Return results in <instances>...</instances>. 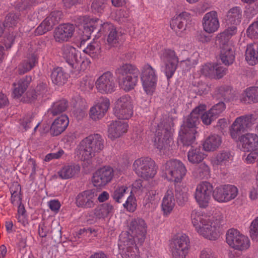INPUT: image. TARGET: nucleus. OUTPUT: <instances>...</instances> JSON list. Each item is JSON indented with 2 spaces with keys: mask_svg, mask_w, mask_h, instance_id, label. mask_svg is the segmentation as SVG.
<instances>
[{
  "mask_svg": "<svg viewBox=\"0 0 258 258\" xmlns=\"http://www.w3.org/2000/svg\"><path fill=\"white\" fill-rule=\"evenodd\" d=\"M38 63V57L35 53L29 54L27 58L23 60L17 68L19 75H23L31 71Z\"/></svg>",
  "mask_w": 258,
  "mask_h": 258,
  "instance_id": "29",
  "label": "nucleus"
},
{
  "mask_svg": "<svg viewBox=\"0 0 258 258\" xmlns=\"http://www.w3.org/2000/svg\"><path fill=\"white\" fill-rule=\"evenodd\" d=\"M97 196V190L91 189L79 193L76 198V204L78 207L91 208L94 207L93 199Z\"/></svg>",
  "mask_w": 258,
  "mask_h": 258,
  "instance_id": "20",
  "label": "nucleus"
},
{
  "mask_svg": "<svg viewBox=\"0 0 258 258\" xmlns=\"http://www.w3.org/2000/svg\"><path fill=\"white\" fill-rule=\"evenodd\" d=\"M133 168L139 176L145 179L153 178L157 173L155 163L149 157H143L136 160Z\"/></svg>",
  "mask_w": 258,
  "mask_h": 258,
  "instance_id": "8",
  "label": "nucleus"
},
{
  "mask_svg": "<svg viewBox=\"0 0 258 258\" xmlns=\"http://www.w3.org/2000/svg\"><path fill=\"white\" fill-rule=\"evenodd\" d=\"M69 123V118L66 114L56 118L50 128V133L52 136H57L63 132Z\"/></svg>",
  "mask_w": 258,
  "mask_h": 258,
  "instance_id": "27",
  "label": "nucleus"
},
{
  "mask_svg": "<svg viewBox=\"0 0 258 258\" xmlns=\"http://www.w3.org/2000/svg\"><path fill=\"white\" fill-rule=\"evenodd\" d=\"M139 70L131 63H125L116 69L115 74L119 87L125 92L134 89L138 81Z\"/></svg>",
  "mask_w": 258,
  "mask_h": 258,
  "instance_id": "3",
  "label": "nucleus"
},
{
  "mask_svg": "<svg viewBox=\"0 0 258 258\" xmlns=\"http://www.w3.org/2000/svg\"><path fill=\"white\" fill-rule=\"evenodd\" d=\"M114 115L119 119H128L133 114V104L128 95L121 96L116 101L113 109Z\"/></svg>",
  "mask_w": 258,
  "mask_h": 258,
  "instance_id": "9",
  "label": "nucleus"
},
{
  "mask_svg": "<svg viewBox=\"0 0 258 258\" xmlns=\"http://www.w3.org/2000/svg\"><path fill=\"white\" fill-rule=\"evenodd\" d=\"M52 28L53 27L50 24V22L45 18L35 30L34 33L35 35H41L50 31Z\"/></svg>",
  "mask_w": 258,
  "mask_h": 258,
  "instance_id": "48",
  "label": "nucleus"
},
{
  "mask_svg": "<svg viewBox=\"0 0 258 258\" xmlns=\"http://www.w3.org/2000/svg\"><path fill=\"white\" fill-rule=\"evenodd\" d=\"M84 52L92 58H98L101 55V47L100 43L94 40L90 43L83 50Z\"/></svg>",
  "mask_w": 258,
  "mask_h": 258,
  "instance_id": "43",
  "label": "nucleus"
},
{
  "mask_svg": "<svg viewBox=\"0 0 258 258\" xmlns=\"http://www.w3.org/2000/svg\"><path fill=\"white\" fill-rule=\"evenodd\" d=\"M225 192L227 194L226 198L228 202L236 198L238 194V189L234 185L227 184L225 185Z\"/></svg>",
  "mask_w": 258,
  "mask_h": 258,
  "instance_id": "54",
  "label": "nucleus"
},
{
  "mask_svg": "<svg viewBox=\"0 0 258 258\" xmlns=\"http://www.w3.org/2000/svg\"><path fill=\"white\" fill-rule=\"evenodd\" d=\"M226 240L230 247L237 250L246 249L249 246L248 238L235 229H230L227 231Z\"/></svg>",
  "mask_w": 258,
  "mask_h": 258,
  "instance_id": "12",
  "label": "nucleus"
},
{
  "mask_svg": "<svg viewBox=\"0 0 258 258\" xmlns=\"http://www.w3.org/2000/svg\"><path fill=\"white\" fill-rule=\"evenodd\" d=\"M68 107V102L66 99H61L53 103L48 110V114L54 116L64 112Z\"/></svg>",
  "mask_w": 258,
  "mask_h": 258,
  "instance_id": "40",
  "label": "nucleus"
},
{
  "mask_svg": "<svg viewBox=\"0 0 258 258\" xmlns=\"http://www.w3.org/2000/svg\"><path fill=\"white\" fill-rule=\"evenodd\" d=\"M106 5L105 0H93L91 7V10L94 13H102Z\"/></svg>",
  "mask_w": 258,
  "mask_h": 258,
  "instance_id": "49",
  "label": "nucleus"
},
{
  "mask_svg": "<svg viewBox=\"0 0 258 258\" xmlns=\"http://www.w3.org/2000/svg\"><path fill=\"white\" fill-rule=\"evenodd\" d=\"M190 14L187 12H182L176 17H174L170 21V27L177 35L185 30V27L188 20H189Z\"/></svg>",
  "mask_w": 258,
  "mask_h": 258,
  "instance_id": "26",
  "label": "nucleus"
},
{
  "mask_svg": "<svg viewBox=\"0 0 258 258\" xmlns=\"http://www.w3.org/2000/svg\"><path fill=\"white\" fill-rule=\"evenodd\" d=\"M109 106V100L107 98H103L101 101L90 108V117L94 120L102 118L108 110Z\"/></svg>",
  "mask_w": 258,
  "mask_h": 258,
  "instance_id": "25",
  "label": "nucleus"
},
{
  "mask_svg": "<svg viewBox=\"0 0 258 258\" xmlns=\"http://www.w3.org/2000/svg\"><path fill=\"white\" fill-rule=\"evenodd\" d=\"M240 100L245 103L258 102V87L247 88L242 94Z\"/></svg>",
  "mask_w": 258,
  "mask_h": 258,
  "instance_id": "39",
  "label": "nucleus"
},
{
  "mask_svg": "<svg viewBox=\"0 0 258 258\" xmlns=\"http://www.w3.org/2000/svg\"><path fill=\"white\" fill-rule=\"evenodd\" d=\"M69 75L61 67H56L52 70L50 77L53 84L61 86L65 84L68 79Z\"/></svg>",
  "mask_w": 258,
  "mask_h": 258,
  "instance_id": "33",
  "label": "nucleus"
},
{
  "mask_svg": "<svg viewBox=\"0 0 258 258\" xmlns=\"http://www.w3.org/2000/svg\"><path fill=\"white\" fill-rule=\"evenodd\" d=\"M36 93L39 95V98H42L47 92V86L46 83H41L36 86L35 89Z\"/></svg>",
  "mask_w": 258,
  "mask_h": 258,
  "instance_id": "64",
  "label": "nucleus"
},
{
  "mask_svg": "<svg viewBox=\"0 0 258 258\" xmlns=\"http://www.w3.org/2000/svg\"><path fill=\"white\" fill-rule=\"evenodd\" d=\"M62 57L73 69L78 71H84L90 64V59L82 56L81 52L74 47L66 45L62 47Z\"/></svg>",
  "mask_w": 258,
  "mask_h": 258,
  "instance_id": "6",
  "label": "nucleus"
},
{
  "mask_svg": "<svg viewBox=\"0 0 258 258\" xmlns=\"http://www.w3.org/2000/svg\"><path fill=\"white\" fill-rule=\"evenodd\" d=\"M32 81V77L27 75L13 84L12 95L14 98H20L27 90Z\"/></svg>",
  "mask_w": 258,
  "mask_h": 258,
  "instance_id": "28",
  "label": "nucleus"
},
{
  "mask_svg": "<svg viewBox=\"0 0 258 258\" xmlns=\"http://www.w3.org/2000/svg\"><path fill=\"white\" fill-rule=\"evenodd\" d=\"M127 189L128 188L126 186H117L111 195L113 200L117 203H120V200L123 196Z\"/></svg>",
  "mask_w": 258,
  "mask_h": 258,
  "instance_id": "52",
  "label": "nucleus"
},
{
  "mask_svg": "<svg viewBox=\"0 0 258 258\" xmlns=\"http://www.w3.org/2000/svg\"><path fill=\"white\" fill-rule=\"evenodd\" d=\"M113 207L109 203H104L94 210V215L97 218H105L113 212Z\"/></svg>",
  "mask_w": 258,
  "mask_h": 258,
  "instance_id": "42",
  "label": "nucleus"
},
{
  "mask_svg": "<svg viewBox=\"0 0 258 258\" xmlns=\"http://www.w3.org/2000/svg\"><path fill=\"white\" fill-rule=\"evenodd\" d=\"M127 226L129 230L142 243L146 237L147 226L145 221L141 218L132 219Z\"/></svg>",
  "mask_w": 258,
  "mask_h": 258,
  "instance_id": "18",
  "label": "nucleus"
},
{
  "mask_svg": "<svg viewBox=\"0 0 258 258\" xmlns=\"http://www.w3.org/2000/svg\"><path fill=\"white\" fill-rule=\"evenodd\" d=\"M37 3V0H25L19 2L16 5V8L19 11H23L30 9Z\"/></svg>",
  "mask_w": 258,
  "mask_h": 258,
  "instance_id": "51",
  "label": "nucleus"
},
{
  "mask_svg": "<svg viewBox=\"0 0 258 258\" xmlns=\"http://www.w3.org/2000/svg\"><path fill=\"white\" fill-rule=\"evenodd\" d=\"M80 170V167L78 164H72L64 165L57 173L60 178L67 179L74 177L79 173Z\"/></svg>",
  "mask_w": 258,
  "mask_h": 258,
  "instance_id": "35",
  "label": "nucleus"
},
{
  "mask_svg": "<svg viewBox=\"0 0 258 258\" xmlns=\"http://www.w3.org/2000/svg\"><path fill=\"white\" fill-rule=\"evenodd\" d=\"M123 206L128 211L134 212L136 208V204L135 203L134 197L131 196H129Z\"/></svg>",
  "mask_w": 258,
  "mask_h": 258,
  "instance_id": "63",
  "label": "nucleus"
},
{
  "mask_svg": "<svg viewBox=\"0 0 258 258\" xmlns=\"http://www.w3.org/2000/svg\"><path fill=\"white\" fill-rule=\"evenodd\" d=\"M163 170L167 180L177 183L181 182L186 172L184 164L176 159L167 161L163 166Z\"/></svg>",
  "mask_w": 258,
  "mask_h": 258,
  "instance_id": "7",
  "label": "nucleus"
},
{
  "mask_svg": "<svg viewBox=\"0 0 258 258\" xmlns=\"http://www.w3.org/2000/svg\"><path fill=\"white\" fill-rule=\"evenodd\" d=\"M62 18V13L59 11H54L52 12L50 15L46 18L52 26L57 24Z\"/></svg>",
  "mask_w": 258,
  "mask_h": 258,
  "instance_id": "50",
  "label": "nucleus"
},
{
  "mask_svg": "<svg viewBox=\"0 0 258 258\" xmlns=\"http://www.w3.org/2000/svg\"><path fill=\"white\" fill-rule=\"evenodd\" d=\"M17 238L18 240L17 244L19 250L25 248L27 246V233L25 231L20 232L17 235Z\"/></svg>",
  "mask_w": 258,
  "mask_h": 258,
  "instance_id": "55",
  "label": "nucleus"
},
{
  "mask_svg": "<svg viewBox=\"0 0 258 258\" xmlns=\"http://www.w3.org/2000/svg\"><path fill=\"white\" fill-rule=\"evenodd\" d=\"M198 171L200 177H205L209 175L210 170L209 167L205 162H201L199 166Z\"/></svg>",
  "mask_w": 258,
  "mask_h": 258,
  "instance_id": "62",
  "label": "nucleus"
},
{
  "mask_svg": "<svg viewBox=\"0 0 258 258\" xmlns=\"http://www.w3.org/2000/svg\"><path fill=\"white\" fill-rule=\"evenodd\" d=\"M203 112L201 114L200 117L204 124L210 125L213 121L216 119L215 116H213V114L210 112V110L204 113Z\"/></svg>",
  "mask_w": 258,
  "mask_h": 258,
  "instance_id": "60",
  "label": "nucleus"
},
{
  "mask_svg": "<svg viewBox=\"0 0 258 258\" xmlns=\"http://www.w3.org/2000/svg\"><path fill=\"white\" fill-rule=\"evenodd\" d=\"M191 222L198 232L206 238L215 240L218 236L215 223L209 218L194 210L191 213Z\"/></svg>",
  "mask_w": 258,
  "mask_h": 258,
  "instance_id": "5",
  "label": "nucleus"
},
{
  "mask_svg": "<svg viewBox=\"0 0 258 258\" xmlns=\"http://www.w3.org/2000/svg\"><path fill=\"white\" fill-rule=\"evenodd\" d=\"M206 109V106L205 104H200L196 107L185 118L180 128H183L184 131L187 129L188 131H197V125L200 123V115Z\"/></svg>",
  "mask_w": 258,
  "mask_h": 258,
  "instance_id": "19",
  "label": "nucleus"
},
{
  "mask_svg": "<svg viewBox=\"0 0 258 258\" xmlns=\"http://www.w3.org/2000/svg\"><path fill=\"white\" fill-rule=\"evenodd\" d=\"M249 233L252 239H255L258 237V216L251 223Z\"/></svg>",
  "mask_w": 258,
  "mask_h": 258,
  "instance_id": "59",
  "label": "nucleus"
},
{
  "mask_svg": "<svg viewBox=\"0 0 258 258\" xmlns=\"http://www.w3.org/2000/svg\"><path fill=\"white\" fill-rule=\"evenodd\" d=\"M160 59L165 66L164 73L169 80L177 69L179 58L174 50L164 49L161 51Z\"/></svg>",
  "mask_w": 258,
  "mask_h": 258,
  "instance_id": "11",
  "label": "nucleus"
},
{
  "mask_svg": "<svg viewBox=\"0 0 258 258\" xmlns=\"http://www.w3.org/2000/svg\"><path fill=\"white\" fill-rule=\"evenodd\" d=\"M227 71V69L221 66V64L215 63L214 69L215 73L213 76V78L216 79H221L226 75Z\"/></svg>",
  "mask_w": 258,
  "mask_h": 258,
  "instance_id": "58",
  "label": "nucleus"
},
{
  "mask_svg": "<svg viewBox=\"0 0 258 258\" xmlns=\"http://www.w3.org/2000/svg\"><path fill=\"white\" fill-rule=\"evenodd\" d=\"M175 204L173 188L169 187L163 198L161 204V208L164 214L166 215L169 214L173 210Z\"/></svg>",
  "mask_w": 258,
  "mask_h": 258,
  "instance_id": "30",
  "label": "nucleus"
},
{
  "mask_svg": "<svg viewBox=\"0 0 258 258\" xmlns=\"http://www.w3.org/2000/svg\"><path fill=\"white\" fill-rule=\"evenodd\" d=\"M128 124L124 121L115 120L108 125V137L112 140L120 137L127 131Z\"/></svg>",
  "mask_w": 258,
  "mask_h": 258,
  "instance_id": "24",
  "label": "nucleus"
},
{
  "mask_svg": "<svg viewBox=\"0 0 258 258\" xmlns=\"http://www.w3.org/2000/svg\"><path fill=\"white\" fill-rule=\"evenodd\" d=\"M173 117L164 114L157 123L155 133L154 146L160 150L168 147L171 135V127L173 126Z\"/></svg>",
  "mask_w": 258,
  "mask_h": 258,
  "instance_id": "4",
  "label": "nucleus"
},
{
  "mask_svg": "<svg viewBox=\"0 0 258 258\" xmlns=\"http://www.w3.org/2000/svg\"><path fill=\"white\" fill-rule=\"evenodd\" d=\"M123 258H140L138 250L136 246L125 249L123 253Z\"/></svg>",
  "mask_w": 258,
  "mask_h": 258,
  "instance_id": "57",
  "label": "nucleus"
},
{
  "mask_svg": "<svg viewBox=\"0 0 258 258\" xmlns=\"http://www.w3.org/2000/svg\"><path fill=\"white\" fill-rule=\"evenodd\" d=\"M221 144V138L216 135L209 136L203 143V149L206 151L216 150Z\"/></svg>",
  "mask_w": 258,
  "mask_h": 258,
  "instance_id": "41",
  "label": "nucleus"
},
{
  "mask_svg": "<svg viewBox=\"0 0 258 258\" xmlns=\"http://www.w3.org/2000/svg\"><path fill=\"white\" fill-rule=\"evenodd\" d=\"M33 117L31 115H25L23 119H20V124L23 126V128L27 131L31 127L32 121Z\"/></svg>",
  "mask_w": 258,
  "mask_h": 258,
  "instance_id": "61",
  "label": "nucleus"
},
{
  "mask_svg": "<svg viewBox=\"0 0 258 258\" xmlns=\"http://www.w3.org/2000/svg\"><path fill=\"white\" fill-rule=\"evenodd\" d=\"M231 155L229 152L221 151L217 154L212 160L213 165H225L229 162Z\"/></svg>",
  "mask_w": 258,
  "mask_h": 258,
  "instance_id": "45",
  "label": "nucleus"
},
{
  "mask_svg": "<svg viewBox=\"0 0 258 258\" xmlns=\"http://www.w3.org/2000/svg\"><path fill=\"white\" fill-rule=\"evenodd\" d=\"M242 10L238 6L233 7L227 13L226 22L227 24L238 25L242 19Z\"/></svg>",
  "mask_w": 258,
  "mask_h": 258,
  "instance_id": "32",
  "label": "nucleus"
},
{
  "mask_svg": "<svg viewBox=\"0 0 258 258\" xmlns=\"http://www.w3.org/2000/svg\"><path fill=\"white\" fill-rule=\"evenodd\" d=\"M245 59L251 66L258 63V44H249L245 53Z\"/></svg>",
  "mask_w": 258,
  "mask_h": 258,
  "instance_id": "38",
  "label": "nucleus"
},
{
  "mask_svg": "<svg viewBox=\"0 0 258 258\" xmlns=\"http://www.w3.org/2000/svg\"><path fill=\"white\" fill-rule=\"evenodd\" d=\"M239 141L244 152L258 150V136L254 134L247 133L241 136Z\"/></svg>",
  "mask_w": 258,
  "mask_h": 258,
  "instance_id": "23",
  "label": "nucleus"
},
{
  "mask_svg": "<svg viewBox=\"0 0 258 258\" xmlns=\"http://www.w3.org/2000/svg\"><path fill=\"white\" fill-rule=\"evenodd\" d=\"M213 197L219 202H226L227 194L225 192V185L217 187L214 190L213 189Z\"/></svg>",
  "mask_w": 258,
  "mask_h": 258,
  "instance_id": "46",
  "label": "nucleus"
},
{
  "mask_svg": "<svg viewBox=\"0 0 258 258\" xmlns=\"http://www.w3.org/2000/svg\"><path fill=\"white\" fill-rule=\"evenodd\" d=\"M202 22L204 31L208 33L217 31L220 26L218 14L215 11L206 13Z\"/></svg>",
  "mask_w": 258,
  "mask_h": 258,
  "instance_id": "22",
  "label": "nucleus"
},
{
  "mask_svg": "<svg viewBox=\"0 0 258 258\" xmlns=\"http://www.w3.org/2000/svg\"><path fill=\"white\" fill-rule=\"evenodd\" d=\"M114 170L109 166H104L98 169L92 177V182L96 187H101L110 182L114 176Z\"/></svg>",
  "mask_w": 258,
  "mask_h": 258,
  "instance_id": "17",
  "label": "nucleus"
},
{
  "mask_svg": "<svg viewBox=\"0 0 258 258\" xmlns=\"http://www.w3.org/2000/svg\"><path fill=\"white\" fill-rule=\"evenodd\" d=\"M215 63H207L205 64L202 69V73L205 76L213 78L214 75V69Z\"/></svg>",
  "mask_w": 258,
  "mask_h": 258,
  "instance_id": "56",
  "label": "nucleus"
},
{
  "mask_svg": "<svg viewBox=\"0 0 258 258\" xmlns=\"http://www.w3.org/2000/svg\"><path fill=\"white\" fill-rule=\"evenodd\" d=\"M20 21V15L16 13H9L5 18L3 24L5 27H13L17 26Z\"/></svg>",
  "mask_w": 258,
  "mask_h": 258,
  "instance_id": "47",
  "label": "nucleus"
},
{
  "mask_svg": "<svg viewBox=\"0 0 258 258\" xmlns=\"http://www.w3.org/2000/svg\"><path fill=\"white\" fill-rule=\"evenodd\" d=\"M175 196L178 206L183 207L188 201V195L184 188L175 185Z\"/></svg>",
  "mask_w": 258,
  "mask_h": 258,
  "instance_id": "44",
  "label": "nucleus"
},
{
  "mask_svg": "<svg viewBox=\"0 0 258 258\" xmlns=\"http://www.w3.org/2000/svg\"><path fill=\"white\" fill-rule=\"evenodd\" d=\"M226 105L223 101H220L215 104L210 110L213 114V116L217 118L219 115L225 109Z\"/></svg>",
  "mask_w": 258,
  "mask_h": 258,
  "instance_id": "53",
  "label": "nucleus"
},
{
  "mask_svg": "<svg viewBox=\"0 0 258 258\" xmlns=\"http://www.w3.org/2000/svg\"><path fill=\"white\" fill-rule=\"evenodd\" d=\"M213 191V186L209 182L204 181L198 184L195 194L196 201L201 208L208 207Z\"/></svg>",
  "mask_w": 258,
  "mask_h": 258,
  "instance_id": "13",
  "label": "nucleus"
},
{
  "mask_svg": "<svg viewBox=\"0 0 258 258\" xmlns=\"http://www.w3.org/2000/svg\"><path fill=\"white\" fill-rule=\"evenodd\" d=\"M170 248L173 258H185L190 248V240L185 234L172 239Z\"/></svg>",
  "mask_w": 258,
  "mask_h": 258,
  "instance_id": "10",
  "label": "nucleus"
},
{
  "mask_svg": "<svg viewBox=\"0 0 258 258\" xmlns=\"http://www.w3.org/2000/svg\"><path fill=\"white\" fill-rule=\"evenodd\" d=\"M252 114H248L237 117L233 123L230 130L232 139H237L244 133L246 128L250 127L252 124Z\"/></svg>",
  "mask_w": 258,
  "mask_h": 258,
  "instance_id": "15",
  "label": "nucleus"
},
{
  "mask_svg": "<svg viewBox=\"0 0 258 258\" xmlns=\"http://www.w3.org/2000/svg\"><path fill=\"white\" fill-rule=\"evenodd\" d=\"M220 59L225 66H228L233 63L235 59V53L230 46H221Z\"/></svg>",
  "mask_w": 258,
  "mask_h": 258,
  "instance_id": "37",
  "label": "nucleus"
},
{
  "mask_svg": "<svg viewBox=\"0 0 258 258\" xmlns=\"http://www.w3.org/2000/svg\"><path fill=\"white\" fill-rule=\"evenodd\" d=\"M197 131H188L185 129L180 128L179 133L178 142H180L183 147H188L192 146V144L195 141V134Z\"/></svg>",
  "mask_w": 258,
  "mask_h": 258,
  "instance_id": "34",
  "label": "nucleus"
},
{
  "mask_svg": "<svg viewBox=\"0 0 258 258\" xmlns=\"http://www.w3.org/2000/svg\"><path fill=\"white\" fill-rule=\"evenodd\" d=\"M96 87L102 94L111 93L116 89L115 82L112 73L109 71L104 73L96 81Z\"/></svg>",
  "mask_w": 258,
  "mask_h": 258,
  "instance_id": "16",
  "label": "nucleus"
},
{
  "mask_svg": "<svg viewBox=\"0 0 258 258\" xmlns=\"http://www.w3.org/2000/svg\"><path fill=\"white\" fill-rule=\"evenodd\" d=\"M80 19L83 21V34L85 38H90L93 34L95 38H99L101 34H103L107 35L105 43L107 49L117 46L120 35L113 24L110 23L102 24L100 19L87 16H83Z\"/></svg>",
  "mask_w": 258,
  "mask_h": 258,
  "instance_id": "1",
  "label": "nucleus"
},
{
  "mask_svg": "<svg viewBox=\"0 0 258 258\" xmlns=\"http://www.w3.org/2000/svg\"><path fill=\"white\" fill-rule=\"evenodd\" d=\"M75 32L74 25L66 23L59 25L54 30V38L56 42L68 41L73 35Z\"/></svg>",
  "mask_w": 258,
  "mask_h": 258,
  "instance_id": "21",
  "label": "nucleus"
},
{
  "mask_svg": "<svg viewBox=\"0 0 258 258\" xmlns=\"http://www.w3.org/2000/svg\"><path fill=\"white\" fill-rule=\"evenodd\" d=\"M135 237V236L130 234L128 231H122L119 235L118 243L119 250H123L127 248L136 246Z\"/></svg>",
  "mask_w": 258,
  "mask_h": 258,
  "instance_id": "36",
  "label": "nucleus"
},
{
  "mask_svg": "<svg viewBox=\"0 0 258 258\" xmlns=\"http://www.w3.org/2000/svg\"><path fill=\"white\" fill-rule=\"evenodd\" d=\"M141 78L144 90L147 94L152 95L155 89L157 76L150 65L147 64L144 66Z\"/></svg>",
  "mask_w": 258,
  "mask_h": 258,
  "instance_id": "14",
  "label": "nucleus"
},
{
  "mask_svg": "<svg viewBox=\"0 0 258 258\" xmlns=\"http://www.w3.org/2000/svg\"><path fill=\"white\" fill-rule=\"evenodd\" d=\"M204 150L203 148L200 146L198 147L191 146L187 153L188 161L193 164L201 163L207 157V155L203 152Z\"/></svg>",
  "mask_w": 258,
  "mask_h": 258,
  "instance_id": "31",
  "label": "nucleus"
},
{
  "mask_svg": "<svg viewBox=\"0 0 258 258\" xmlns=\"http://www.w3.org/2000/svg\"><path fill=\"white\" fill-rule=\"evenodd\" d=\"M104 141L100 134H94L82 140L79 145L80 158L82 161L89 160L95 157L104 148Z\"/></svg>",
  "mask_w": 258,
  "mask_h": 258,
  "instance_id": "2",
  "label": "nucleus"
}]
</instances>
